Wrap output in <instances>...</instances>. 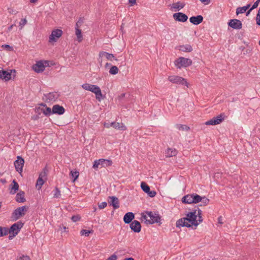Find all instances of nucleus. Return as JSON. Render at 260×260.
Returning <instances> with one entry per match:
<instances>
[{"label": "nucleus", "instance_id": "obj_1", "mask_svg": "<svg viewBox=\"0 0 260 260\" xmlns=\"http://www.w3.org/2000/svg\"><path fill=\"white\" fill-rule=\"evenodd\" d=\"M197 215H196V210H193L189 212L186 214L185 217H183L176 221V226L190 228L192 226L197 227L199 225L197 219Z\"/></svg>", "mask_w": 260, "mask_h": 260}, {"label": "nucleus", "instance_id": "obj_2", "mask_svg": "<svg viewBox=\"0 0 260 260\" xmlns=\"http://www.w3.org/2000/svg\"><path fill=\"white\" fill-rule=\"evenodd\" d=\"M28 209V207L22 206L14 210L11 215V219L13 221H16L21 217L24 216Z\"/></svg>", "mask_w": 260, "mask_h": 260}, {"label": "nucleus", "instance_id": "obj_3", "mask_svg": "<svg viewBox=\"0 0 260 260\" xmlns=\"http://www.w3.org/2000/svg\"><path fill=\"white\" fill-rule=\"evenodd\" d=\"M174 63L177 69H181V68H186L191 66L192 60L189 58L180 57L175 60Z\"/></svg>", "mask_w": 260, "mask_h": 260}, {"label": "nucleus", "instance_id": "obj_4", "mask_svg": "<svg viewBox=\"0 0 260 260\" xmlns=\"http://www.w3.org/2000/svg\"><path fill=\"white\" fill-rule=\"evenodd\" d=\"M49 66V61L47 60H40L32 66V69L36 73H39L45 70V67Z\"/></svg>", "mask_w": 260, "mask_h": 260}, {"label": "nucleus", "instance_id": "obj_5", "mask_svg": "<svg viewBox=\"0 0 260 260\" xmlns=\"http://www.w3.org/2000/svg\"><path fill=\"white\" fill-rule=\"evenodd\" d=\"M168 80L173 83L184 85L187 87L188 86V83L186 79L178 76H170L168 77Z\"/></svg>", "mask_w": 260, "mask_h": 260}, {"label": "nucleus", "instance_id": "obj_6", "mask_svg": "<svg viewBox=\"0 0 260 260\" xmlns=\"http://www.w3.org/2000/svg\"><path fill=\"white\" fill-rule=\"evenodd\" d=\"M23 225L24 223L21 221L12 224L9 229L8 228V233H12L17 235Z\"/></svg>", "mask_w": 260, "mask_h": 260}, {"label": "nucleus", "instance_id": "obj_7", "mask_svg": "<svg viewBox=\"0 0 260 260\" xmlns=\"http://www.w3.org/2000/svg\"><path fill=\"white\" fill-rule=\"evenodd\" d=\"M62 34V31L59 29H54L52 31L49 36V42L50 43L55 42Z\"/></svg>", "mask_w": 260, "mask_h": 260}, {"label": "nucleus", "instance_id": "obj_8", "mask_svg": "<svg viewBox=\"0 0 260 260\" xmlns=\"http://www.w3.org/2000/svg\"><path fill=\"white\" fill-rule=\"evenodd\" d=\"M17 160L14 161V166L16 170L21 174L24 166V159L20 156H18Z\"/></svg>", "mask_w": 260, "mask_h": 260}, {"label": "nucleus", "instance_id": "obj_9", "mask_svg": "<svg viewBox=\"0 0 260 260\" xmlns=\"http://www.w3.org/2000/svg\"><path fill=\"white\" fill-rule=\"evenodd\" d=\"M15 73V70H11L10 72L3 69L0 70V79L4 80L5 81L10 80L12 78V72Z\"/></svg>", "mask_w": 260, "mask_h": 260}, {"label": "nucleus", "instance_id": "obj_10", "mask_svg": "<svg viewBox=\"0 0 260 260\" xmlns=\"http://www.w3.org/2000/svg\"><path fill=\"white\" fill-rule=\"evenodd\" d=\"M145 222L146 224H152L156 223H158L159 225H160L161 224V216L157 212H154L152 215V217L150 218V219L145 220Z\"/></svg>", "mask_w": 260, "mask_h": 260}, {"label": "nucleus", "instance_id": "obj_11", "mask_svg": "<svg viewBox=\"0 0 260 260\" xmlns=\"http://www.w3.org/2000/svg\"><path fill=\"white\" fill-rule=\"evenodd\" d=\"M228 26L235 29H240L242 27V23L240 20L233 19L229 21Z\"/></svg>", "mask_w": 260, "mask_h": 260}, {"label": "nucleus", "instance_id": "obj_12", "mask_svg": "<svg viewBox=\"0 0 260 260\" xmlns=\"http://www.w3.org/2000/svg\"><path fill=\"white\" fill-rule=\"evenodd\" d=\"M173 17L176 21L185 22L188 19V16L182 12H177L173 15Z\"/></svg>", "mask_w": 260, "mask_h": 260}, {"label": "nucleus", "instance_id": "obj_13", "mask_svg": "<svg viewBox=\"0 0 260 260\" xmlns=\"http://www.w3.org/2000/svg\"><path fill=\"white\" fill-rule=\"evenodd\" d=\"M130 228L132 231L135 233H140L141 231V224L138 220H134L130 223Z\"/></svg>", "mask_w": 260, "mask_h": 260}, {"label": "nucleus", "instance_id": "obj_14", "mask_svg": "<svg viewBox=\"0 0 260 260\" xmlns=\"http://www.w3.org/2000/svg\"><path fill=\"white\" fill-rule=\"evenodd\" d=\"M108 203L110 206H112L114 209H118L119 207V203L118 198L115 196L109 197Z\"/></svg>", "mask_w": 260, "mask_h": 260}, {"label": "nucleus", "instance_id": "obj_15", "mask_svg": "<svg viewBox=\"0 0 260 260\" xmlns=\"http://www.w3.org/2000/svg\"><path fill=\"white\" fill-rule=\"evenodd\" d=\"M65 112L64 108L59 105H55L52 109V113L58 115H62Z\"/></svg>", "mask_w": 260, "mask_h": 260}, {"label": "nucleus", "instance_id": "obj_16", "mask_svg": "<svg viewBox=\"0 0 260 260\" xmlns=\"http://www.w3.org/2000/svg\"><path fill=\"white\" fill-rule=\"evenodd\" d=\"M203 17L202 15L192 16L189 18V21L192 24L197 25L201 23L203 21Z\"/></svg>", "mask_w": 260, "mask_h": 260}, {"label": "nucleus", "instance_id": "obj_17", "mask_svg": "<svg viewBox=\"0 0 260 260\" xmlns=\"http://www.w3.org/2000/svg\"><path fill=\"white\" fill-rule=\"evenodd\" d=\"M44 96L46 98V102H50L55 101V100L58 99L59 95H57L56 92H49L44 94Z\"/></svg>", "mask_w": 260, "mask_h": 260}, {"label": "nucleus", "instance_id": "obj_18", "mask_svg": "<svg viewBox=\"0 0 260 260\" xmlns=\"http://www.w3.org/2000/svg\"><path fill=\"white\" fill-rule=\"evenodd\" d=\"M134 218L135 214L133 212H127L124 215L123 221L125 223L129 224L133 221Z\"/></svg>", "mask_w": 260, "mask_h": 260}, {"label": "nucleus", "instance_id": "obj_19", "mask_svg": "<svg viewBox=\"0 0 260 260\" xmlns=\"http://www.w3.org/2000/svg\"><path fill=\"white\" fill-rule=\"evenodd\" d=\"M99 57L105 56L107 59L112 61L113 59L117 60L114 54L105 51H100L99 54Z\"/></svg>", "mask_w": 260, "mask_h": 260}, {"label": "nucleus", "instance_id": "obj_20", "mask_svg": "<svg viewBox=\"0 0 260 260\" xmlns=\"http://www.w3.org/2000/svg\"><path fill=\"white\" fill-rule=\"evenodd\" d=\"M82 87L83 89L86 90L90 91L94 93L96 90H97L98 86L97 85H92L88 83H84L82 85Z\"/></svg>", "mask_w": 260, "mask_h": 260}, {"label": "nucleus", "instance_id": "obj_21", "mask_svg": "<svg viewBox=\"0 0 260 260\" xmlns=\"http://www.w3.org/2000/svg\"><path fill=\"white\" fill-rule=\"evenodd\" d=\"M19 184L16 180H13L12 184L10 186V193L12 194H14L19 190Z\"/></svg>", "mask_w": 260, "mask_h": 260}, {"label": "nucleus", "instance_id": "obj_22", "mask_svg": "<svg viewBox=\"0 0 260 260\" xmlns=\"http://www.w3.org/2000/svg\"><path fill=\"white\" fill-rule=\"evenodd\" d=\"M25 192L23 191L20 190L18 193H17L15 200L18 203H24L26 201L25 198Z\"/></svg>", "mask_w": 260, "mask_h": 260}, {"label": "nucleus", "instance_id": "obj_23", "mask_svg": "<svg viewBox=\"0 0 260 260\" xmlns=\"http://www.w3.org/2000/svg\"><path fill=\"white\" fill-rule=\"evenodd\" d=\"M225 117L226 116L225 114L224 113H222L217 116L213 117L212 119L213 120L215 125L220 124L221 122H222L224 120Z\"/></svg>", "mask_w": 260, "mask_h": 260}, {"label": "nucleus", "instance_id": "obj_24", "mask_svg": "<svg viewBox=\"0 0 260 260\" xmlns=\"http://www.w3.org/2000/svg\"><path fill=\"white\" fill-rule=\"evenodd\" d=\"M110 125L112 127L115 128V129L122 131H125L126 129V126L122 123L112 122L110 123Z\"/></svg>", "mask_w": 260, "mask_h": 260}, {"label": "nucleus", "instance_id": "obj_25", "mask_svg": "<svg viewBox=\"0 0 260 260\" xmlns=\"http://www.w3.org/2000/svg\"><path fill=\"white\" fill-rule=\"evenodd\" d=\"M180 51L185 52H190L192 51V48L189 44L182 45L178 46Z\"/></svg>", "mask_w": 260, "mask_h": 260}, {"label": "nucleus", "instance_id": "obj_26", "mask_svg": "<svg viewBox=\"0 0 260 260\" xmlns=\"http://www.w3.org/2000/svg\"><path fill=\"white\" fill-rule=\"evenodd\" d=\"M192 199H193V193L188 194L184 196L182 198L181 201L182 203L184 204H192V202H191V200H192Z\"/></svg>", "mask_w": 260, "mask_h": 260}, {"label": "nucleus", "instance_id": "obj_27", "mask_svg": "<svg viewBox=\"0 0 260 260\" xmlns=\"http://www.w3.org/2000/svg\"><path fill=\"white\" fill-rule=\"evenodd\" d=\"M250 4H248L245 6L242 7H238L236 9V14L238 15L239 14L245 13L247 10L250 7Z\"/></svg>", "mask_w": 260, "mask_h": 260}, {"label": "nucleus", "instance_id": "obj_28", "mask_svg": "<svg viewBox=\"0 0 260 260\" xmlns=\"http://www.w3.org/2000/svg\"><path fill=\"white\" fill-rule=\"evenodd\" d=\"M112 161L110 160L101 158V167H107L111 166Z\"/></svg>", "mask_w": 260, "mask_h": 260}, {"label": "nucleus", "instance_id": "obj_29", "mask_svg": "<svg viewBox=\"0 0 260 260\" xmlns=\"http://www.w3.org/2000/svg\"><path fill=\"white\" fill-rule=\"evenodd\" d=\"M194 210H196V215H197V217H198V223L199 224L202 222L203 221V218L202 217V211L199 209L198 207L197 209H194Z\"/></svg>", "mask_w": 260, "mask_h": 260}, {"label": "nucleus", "instance_id": "obj_30", "mask_svg": "<svg viewBox=\"0 0 260 260\" xmlns=\"http://www.w3.org/2000/svg\"><path fill=\"white\" fill-rule=\"evenodd\" d=\"M94 93L95 94V98L96 99L99 101H101L102 99H103L104 98V96L103 95L101 90L100 88L99 87H98L97 90L94 92Z\"/></svg>", "mask_w": 260, "mask_h": 260}, {"label": "nucleus", "instance_id": "obj_31", "mask_svg": "<svg viewBox=\"0 0 260 260\" xmlns=\"http://www.w3.org/2000/svg\"><path fill=\"white\" fill-rule=\"evenodd\" d=\"M185 5V4L184 3H180V2H177L173 3L171 7L173 9L179 10L180 9L184 8Z\"/></svg>", "mask_w": 260, "mask_h": 260}, {"label": "nucleus", "instance_id": "obj_32", "mask_svg": "<svg viewBox=\"0 0 260 260\" xmlns=\"http://www.w3.org/2000/svg\"><path fill=\"white\" fill-rule=\"evenodd\" d=\"M191 202L192 204H197L201 202L202 199V197H201L197 193H193V199H192Z\"/></svg>", "mask_w": 260, "mask_h": 260}, {"label": "nucleus", "instance_id": "obj_33", "mask_svg": "<svg viewBox=\"0 0 260 260\" xmlns=\"http://www.w3.org/2000/svg\"><path fill=\"white\" fill-rule=\"evenodd\" d=\"M177 153V151L175 149H172L171 148H168L166 151V154L167 157H172L173 156H175Z\"/></svg>", "mask_w": 260, "mask_h": 260}, {"label": "nucleus", "instance_id": "obj_34", "mask_svg": "<svg viewBox=\"0 0 260 260\" xmlns=\"http://www.w3.org/2000/svg\"><path fill=\"white\" fill-rule=\"evenodd\" d=\"M44 183V181L43 179L41 178V176H39V178H38L37 180V182L36 184V188L38 189H40L41 188L43 184Z\"/></svg>", "mask_w": 260, "mask_h": 260}, {"label": "nucleus", "instance_id": "obj_35", "mask_svg": "<svg viewBox=\"0 0 260 260\" xmlns=\"http://www.w3.org/2000/svg\"><path fill=\"white\" fill-rule=\"evenodd\" d=\"M75 29H76V35L77 36L78 41L79 42H80L83 40L81 29H80L79 28H76V27H75Z\"/></svg>", "mask_w": 260, "mask_h": 260}, {"label": "nucleus", "instance_id": "obj_36", "mask_svg": "<svg viewBox=\"0 0 260 260\" xmlns=\"http://www.w3.org/2000/svg\"><path fill=\"white\" fill-rule=\"evenodd\" d=\"M70 175L72 177V181L74 182L78 178L79 173L78 171H71Z\"/></svg>", "mask_w": 260, "mask_h": 260}, {"label": "nucleus", "instance_id": "obj_37", "mask_svg": "<svg viewBox=\"0 0 260 260\" xmlns=\"http://www.w3.org/2000/svg\"><path fill=\"white\" fill-rule=\"evenodd\" d=\"M42 113L46 116H49L50 115L53 114L52 109L47 106L45 109L43 108Z\"/></svg>", "mask_w": 260, "mask_h": 260}, {"label": "nucleus", "instance_id": "obj_38", "mask_svg": "<svg viewBox=\"0 0 260 260\" xmlns=\"http://www.w3.org/2000/svg\"><path fill=\"white\" fill-rule=\"evenodd\" d=\"M141 187L142 189L145 192H147V191H149L150 187L145 182H142L141 183Z\"/></svg>", "mask_w": 260, "mask_h": 260}, {"label": "nucleus", "instance_id": "obj_39", "mask_svg": "<svg viewBox=\"0 0 260 260\" xmlns=\"http://www.w3.org/2000/svg\"><path fill=\"white\" fill-rule=\"evenodd\" d=\"M8 234V228L0 226V237H3Z\"/></svg>", "mask_w": 260, "mask_h": 260}, {"label": "nucleus", "instance_id": "obj_40", "mask_svg": "<svg viewBox=\"0 0 260 260\" xmlns=\"http://www.w3.org/2000/svg\"><path fill=\"white\" fill-rule=\"evenodd\" d=\"M53 198H59L61 196L60 191L57 187H55V189L53 191Z\"/></svg>", "mask_w": 260, "mask_h": 260}, {"label": "nucleus", "instance_id": "obj_41", "mask_svg": "<svg viewBox=\"0 0 260 260\" xmlns=\"http://www.w3.org/2000/svg\"><path fill=\"white\" fill-rule=\"evenodd\" d=\"M176 126H177V128L179 130H181V131H189L190 129L189 127L187 126V125H186L178 124L176 125Z\"/></svg>", "mask_w": 260, "mask_h": 260}, {"label": "nucleus", "instance_id": "obj_42", "mask_svg": "<svg viewBox=\"0 0 260 260\" xmlns=\"http://www.w3.org/2000/svg\"><path fill=\"white\" fill-rule=\"evenodd\" d=\"M118 68L116 66H113L111 67L109 70V73L111 75H114L118 73Z\"/></svg>", "mask_w": 260, "mask_h": 260}, {"label": "nucleus", "instance_id": "obj_43", "mask_svg": "<svg viewBox=\"0 0 260 260\" xmlns=\"http://www.w3.org/2000/svg\"><path fill=\"white\" fill-rule=\"evenodd\" d=\"M16 260H30L29 256L22 254H19L17 256Z\"/></svg>", "mask_w": 260, "mask_h": 260}, {"label": "nucleus", "instance_id": "obj_44", "mask_svg": "<svg viewBox=\"0 0 260 260\" xmlns=\"http://www.w3.org/2000/svg\"><path fill=\"white\" fill-rule=\"evenodd\" d=\"M93 231L92 230H82L80 232V234L81 235H84L86 237H88L90 234L93 233Z\"/></svg>", "mask_w": 260, "mask_h": 260}, {"label": "nucleus", "instance_id": "obj_45", "mask_svg": "<svg viewBox=\"0 0 260 260\" xmlns=\"http://www.w3.org/2000/svg\"><path fill=\"white\" fill-rule=\"evenodd\" d=\"M209 199L206 198L205 196L202 197V201H201V202H202V203L204 206L207 205L209 203Z\"/></svg>", "mask_w": 260, "mask_h": 260}, {"label": "nucleus", "instance_id": "obj_46", "mask_svg": "<svg viewBox=\"0 0 260 260\" xmlns=\"http://www.w3.org/2000/svg\"><path fill=\"white\" fill-rule=\"evenodd\" d=\"M2 48L10 51H12L13 50V47L7 44L3 45L2 46Z\"/></svg>", "mask_w": 260, "mask_h": 260}, {"label": "nucleus", "instance_id": "obj_47", "mask_svg": "<svg viewBox=\"0 0 260 260\" xmlns=\"http://www.w3.org/2000/svg\"><path fill=\"white\" fill-rule=\"evenodd\" d=\"M71 219L73 222H77L81 219V216L79 215H75L72 216Z\"/></svg>", "mask_w": 260, "mask_h": 260}, {"label": "nucleus", "instance_id": "obj_48", "mask_svg": "<svg viewBox=\"0 0 260 260\" xmlns=\"http://www.w3.org/2000/svg\"><path fill=\"white\" fill-rule=\"evenodd\" d=\"M146 193L151 198L154 197L155 195L156 194V192L155 190H150V189H149V191H147Z\"/></svg>", "mask_w": 260, "mask_h": 260}, {"label": "nucleus", "instance_id": "obj_49", "mask_svg": "<svg viewBox=\"0 0 260 260\" xmlns=\"http://www.w3.org/2000/svg\"><path fill=\"white\" fill-rule=\"evenodd\" d=\"M83 20L81 18H80L79 20L76 22V28H80V27H81V26L82 25V24L83 23Z\"/></svg>", "mask_w": 260, "mask_h": 260}, {"label": "nucleus", "instance_id": "obj_50", "mask_svg": "<svg viewBox=\"0 0 260 260\" xmlns=\"http://www.w3.org/2000/svg\"><path fill=\"white\" fill-rule=\"evenodd\" d=\"M100 165L101 166V159L95 160L92 167L94 169H96L98 168Z\"/></svg>", "mask_w": 260, "mask_h": 260}, {"label": "nucleus", "instance_id": "obj_51", "mask_svg": "<svg viewBox=\"0 0 260 260\" xmlns=\"http://www.w3.org/2000/svg\"><path fill=\"white\" fill-rule=\"evenodd\" d=\"M48 170L46 169V167H45L43 171L40 174L39 176H41V178L43 179V177H46L47 176V172Z\"/></svg>", "mask_w": 260, "mask_h": 260}, {"label": "nucleus", "instance_id": "obj_52", "mask_svg": "<svg viewBox=\"0 0 260 260\" xmlns=\"http://www.w3.org/2000/svg\"><path fill=\"white\" fill-rule=\"evenodd\" d=\"M107 205V203L106 202H103L98 204L99 208L100 209L105 208Z\"/></svg>", "mask_w": 260, "mask_h": 260}, {"label": "nucleus", "instance_id": "obj_53", "mask_svg": "<svg viewBox=\"0 0 260 260\" xmlns=\"http://www.w3.org/2000/svg\"><path fill=\"white\" fill-rule=\"evenodd\" d=\"M259 2H260V0H257L255 2H254V3L252 5V6L251 7V10H253V9L256 8L257 7Z\"/></svg>", "mask_w": 260, "mask_h": 260}, {"label": "nucleus", "instance_id": "obj_54", "mask_svg": "<svg viewBox=\"0 0 260 260\" xmlns=\"http://www.w3.org/2000/svg\"><path fill=\"white\" fill-rule=\"evenodd\" d=\"M27 22V20L25 18L22 19L19 23L20 25L22 27L23 26H24Z\"/></svg>", "mask_w": 260, "mask_h": 260}, {"label": "nucleus", "instance_id": "obj_55", "mask_svg": "<svg viewBox=\"0 0 260 260\" xmlns=\"http://www.w3.org/2000/svg\"><path fill=\"white\" fill-rule=\"evenodd\" d=\"M117 256L115 254H113L109 257L106 260H116Z\"/></svg>", "mask_w": 260, "mask_h": 260}, {"label": "nucleus", "instance_id": "obj_56", "mask_svg": "<svg viewBox=\"0 0 260 260\" xmlns=\"http://www.w3.org/2000/svg\"><path fill=\"white\" fill-rule=\"evenodd\" d=\"M67 228L64 226H63V224L62 225H60L59 226V230L62 233V232H67L68 231H66L67 230Z\"/></svg>", "mask_w": 260, "mask_h": 260}, {"label": "nucleus", "instance_id": "obj_57", "mask_svg": "<svg viewBox=\"0 0 260 260\" xmlns=\"http://www.w3.org/2000/svg\"><path fill=\"white\" fill-rule=\"evenodd\" d=\"M43 108H41L40 107L36 108L35 109V112L38 114V115L41 114V113L42 112Z\"/></svg>", "mask_w": 260, "mask_h": 260}, {"label": "nucleus", "instance_id": "obj_58", "mask_svg": "<svg viewBox=\"0 0 260 260\" xmlns=\"http://www.w3.org/2000/svg\"><path fill=\"white\" fill-rule=\"evenodd\" d=\"M205 124L207 125H215L212 118L211 119L207 121V122H206Z\"/></svg>", "mask_w": 260, "mask_h": 260}, {"label": "nucleus", "instance_id": "obj_59", "mask_svg": "<svg viewBox=\"0 0 260 260\" xmlns=\"http://www.w3.org/2000/svg\"><path fill=\"white\" fill-rule=\"evenodd\" d=\"M141 220H145V221L146 220H148L147 219V215H146V214H145V213H142L141 214Z\"/></svg>", "mask_w": 260, "mask_h": 260}, {"label": "nucleus", "instance_id": "obj_60", "mask_svg": "<svg viewBox=\"0 0 260 260\" xmlns=\"http://www.w3.org/2000/svg\"><path fill=\"white\" fill-rule=\"evenodd\" d=\"M144 213H145V214H147L150 217V218L152 217V215L154 214L152 211H145Z\"/></svg>", "mask_w": 260, "mask_h": 260}, {"label": "nucleus", "instance_id": "obj_61", "mask_svg": "<svg viewBox=\"0 0 260 260\" xmlns=\"http://www.w3.org/2000/svg\"><path fill=\"white\" fill-rule=\"evenodd\" d=\"M10 234L9 236V240H12L16 236V235L15 234H13L12 233H9Z\"/></svg>", "mask_w": 260, "mask_h": 260}, {"label": "nucleus", "instance_id": "obj_62", "mask_svg": "<svg viewBox=\"0 0 260 260\" xmlns=\"http://www.w3.org/2000/svg\"><path fill=\"white\" fill-rule=\"evenodd\" d=\"M9 12L10 13L12 14H16L18 12L17 11H16L15 10H14L13 9H9Z\"/></svg>", "mask_w": 260, "mask_h": 260}, {"label": "nucleus", "instance_id": "obj_63", "mask_svg": "<svg viewBox=\"0 0 260 260\" xmlns=\"http://www.w3.org/2000/svg\"><path fill=\"white\" fill-rule=\"evenodd\" d=\"M137 0H128V3L131 6H134L136 4Z\"/></svg>", "mask_w": 260, "mask_h": 260}, {"label": "nucleus", "instance_id": "obj_64", "mask_svg": "<svg viewBox=\"0 0 260 260\" xmlns=\"http://www.w3.org/2000/svg\"><path fill=\"white\" fill-rule=\"evenodd\" d=\"M255 20L256 24L260 26V17H257V15H256Z\"/></svg>", "mask_w": 260, "mask_h": 260}]
</instances>
